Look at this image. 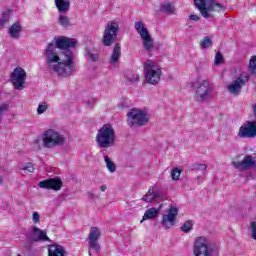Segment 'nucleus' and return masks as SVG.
Wrapping results in <instances>:
<instances>
[{
	"label": "nucleus",
	"instance_id": "1",
	"mask_svg": "<svg viewBox=\"0 0 256 256\" xmlns=\"http://www.w3.org/2000/svg\"><path fill=\"white\" fill-rule=\"evenodd\" d=\"M77 40L65 36L54 38V43H49L42 55L45 60L46 69L50 75L58 77H69L75 73V56L69 49L75 48Z\"/></svg>",
	"mask_w": 256,
	"mask_h": 256
},
{
	"label": "nucleus",
	"instance_id": "2",
	"mask_svg": "<svg viewBox=\"0 0 256 256\" xmlns=\"http://www.w3.org/2000/svg\"><path fill=\"white\" fill-rule=\"evenodd\" d=\"M41 141L44 149H55V147H63L67 138L61 132L50 128L42 133Z\"/></svg>",
	"mask_w": 256,
	"mask_h": 256
},
{
	"label": "nucleus",
	"instance_id": "3",
	"mask_svg": "<svg viewBox=\"0 0 256 256\" xmlns=\"http://www.w3.org/2000/svg\"><path fill=\"white\" fill-rule=\"evenodd\" d=\"M194 256H219V248L211 243L209 239L200 236L195 239L193 244Z\"/></svg>",
	"mask_w": 256,
	"mask_h": 256
},
{
	"label": "nucleus",
	"instance_id": "4",
	"mask_svg": "<svg viewBox=\"0 0 256 256\" xmlns=\"http://www.w3.org/2000/svg\"><path fill=\"white\" fill-rule=\"evenodd\" d=\"M96 143L100 149L115 146V128L111 124H104L96 134Z\"/></svg>",
	"mask_w": 256,
	"mask_h": 256
},
{
	"label": "nucleus",
	"instance_id": "5",
	"mask_svg": "<svg viewBox=\"0 0 256 256\" xmlns=\"http://www.w3.org/2000/svg\"><path fill=\"white\" fill-rule=\"evenodd\" d=\"M163 71L157 61L148 59L144 62V77L149 85H157L161 81Z\"/></svg>",
	"mask_w": 256,
	"mask_h": 256
},
{
	"label": "nucleus",
	"instance_id": "6",
	"mask_svg": "<svg viewBox=\"0 0 256 256\" xmlns=\"http://www.w3.org/2000/svg\"><path fill=\"white\" fill-rule=\"evenodd\" d=\"M215 97V88L211 82L202 80L196 87L194 99L197 103H209Z\"/></svg>",
	"mask_w": 256,
	"mask_h": 256
},
{
	"label": "nucleus",
	"instance_id": "7",
	"mask_svg": "<svg viewBox=\"0 0 256 256\" xmlns=\"http://www.w3.org/2000/svg\"><path fill=\"white\" fill-rule=\"evenodd\" d=\"M194 5L204 19H209L213 11H225V6L215 0H194Z\"/></svg>",
	"mask_w": 256,
	"mask_h": 256
},
{
	"label": "nucleus",
	"instance_id": "8",
	"mask_svg": "<svg viewBox=\"0 0 256 256\" xmlns=\"http://www.w3.org/2000/svg\"><path fill=\"white\" fill-rule=\"evenodd\" d=\"M134 27L136 29V33H138L142 39V45L145 51L148 53L153 51V38L151 37V34H149V30L147 29V26H145V23H143V21H136L134 23Z\"/></svg>",
	"mask_w": 256,
	"mask_h": 256
},
{
	"label": "nucleus",
	"instance_id": "9",
	"mask_svg": "<svg viewBox=\"0 0 256 256\" xmlns=\"http://www.w3.org/2000/svg\"><path fill=\"white\" fill-rule=\"evenodd\" d=\"M147 123H149V114L147 112L135 108L128 112L129 127H143Z\"/></svg>",
	"mask_w": 256,
	"mask_h": 256
},
{
	"label": "nucleus",
	"instance_id": "10",
	"mask_svg": "<svg viewBox=\"0 0 256 256\" xmlns=\"http://www.w3.org/2000/svg\"><path fill=\"white\" fill-rule=\"evenodd\" d=\"M249 79H251L249 72H241L240 75L227 86L228 93L237 97L241 93L243 87L249 83Z\"/></svg>",
	"mask_w": 256,
	"mask_h": 256
},
{
	"label": "nucleus",
	"instance_id": "11",
	"mask_svg": "<svg viewBox=\"0 0 256 256\" xmlns=\"http://www.w3.org/2000/svg\"><path fill=\"white\" fill-rule=\"evenodd\" d=\"M118 31H119V24L117 22H108L104 30L102 43L106 47H111V45L115 43V39H117Z\"/></svg>",
	"mask_w": 256,
	"mask_h": 256
},
{
	"label": "nucleus",
	"instance_id": "12",
	"mask_svg": "<svg viewBox=\"0 0 256 256\" xmlns=\"http://www.w3.org/2000/svg\"><path fill=\"white\" fill-rule=\"evenodd\" d=\"M99 237H101V230H99L97 227H92L88 235L89 256H91V251H94L96 255H99V251L101 250V246L99 245Z\"/></svg>",
	"mask_w": 256,
	"mask_h": 256
},
{
	"label": "nucleus",
	"instance_id": "13",
	"mask_svg": "<svg viewBox=\"0 0 256 256\" xmlns=\"http://www.w3.org/2000/svg\"><path fill=\"white\" fill-rule=\"evenodd\" d=\"M237 135L239 139H255L256 121H246L242 126H240Z\"/></svg>",
	"mask_w": 256,
	"mask_h": 256
},
{
	"label": "nucleus",
	"instance_id": "14",
	"mask_svg": "<svg viewBox=\"0 0 256 256\" xmlns=\"http://www.w3.org/2000/svg\"><path fill=\"white\" fill-rule=\"evenodd\" d=\"M12 83L14 85V89H17L18 91H22V89H25V81L27 80V73L23 68L17 67L14 69L12 73Z\"/></svg>",
	"mask_w": 256,
	"mask_h": 256
},
{
	"label": "nucleus",
	"instance_id": "15",
	"mask_svg": "<svg viewBox=\"0 0 256 256\" xmlns=\"http://www.w3.org/2000/svg\"><path fill=\"white\" fill-rule=\"evenodd\" d=\"M26 239L31 243H37L39 241H49L47 237V231L39 229L37 226H33L31 230L26 234Z\"/></svg>",
	"mask_w": 256,
	"mask_h": 256
},
{
	"label": "nucleus",
	"instance_id": "16",
	"mask_svg": "<svg viewBox=\"0 0 256 256\" xmlns=\"http://www.w3.org/2000/svg\"><path fill=\"white\" fill-rule=\"evenodd\" d=\"M256 166V157L251 155H246L242 161H233L232 167L238 171H248Z\"/></svg>",
	"mask_w": 256,
	"mask_h": 256
},
{
	"label": "nucleus",
	"instance_id": "17",
	"mask_svg": "<svg viewBox=\"0 0 256 256\" xmlns=\"http://www.w3.org/2000/svg\"><path fill=\"white\" fill-rule=\"evenodd\" d=\"M178 213L179 210H177V208L170 207L168 211H166V213L162 216V227H164V229H171V227L175 225Z\"/></svg>",
	"mask_w": 256,
	"mask_h": 256
},
{
	"label": "nucleus",
	"instance_id": "18",
	"mask_svg": "<svg viewBox=\"0 0 256 256\" xmlns=\"http://www.w3.org/2000/svg\"><path fill=\"white\" fill-rule=\"evenodd\" d=\"M38 187L41 189H53L54 191H60L61 187H63V182L59 178H52L40 181Z\"/></svg>",
	"mask_w": 256,
	"mask_h": 256
},
{
	"label": "nucleus",
	"instance_id": "19",
	"mask_svg": "<svg viewBox=\"0 0 256 256\" xmlns=\"http://www.w3.org/2000/svg\"><path fill=\"white\" fill-rule=\"evenodd\" d=\"M161 209H163V205H160L158 208H149L145 211L142 220L140 223H143V221H147L149 219H155L159 213H161Z\"/></svg>",
	"mask_w": 256,
	"mask_h": 256
},
{
	"label": "nucleus",
	"instance_id": "20",
	"mask_svg": "<svg viewBox=\"0 0 256 256\" xmlns=\"http://www.w3.org/2000/svg\"><path fill=\"white\" fill-rule=\"evenodd\" d=\"M48 256H65V248L58 244H52L48 248Z\"/></svg>",
	"mask_w": 256,
	"mask_h": 256
},
{
	"label": "nucleus",
	"instance_id": "21",
	"mask_svg": "<svg viewBox=\"0 0 256 256\" xmlns=\"http://www.w3.org/2000/svg\"><path fill=\"white\" fill-rule=\"evenodd\" d=\"M56 8L59 13H67L69 11V7H71V1L69 0H55Z\"/></svg>",
	"mask_w": 256,
	"mask_h": 256
},
{
	"label": "nucleus",
	"instance_id": "22",
	"mask_svg": "<svg viewBox=\"0 0 256 256\" xmlns=\"http://www.w3.org/2000/svg\"><path fill=\"white\" fill-rule=\"evenodd\" d=\"M157 197H159V192L157 191V188L152 187L148 190L146 195L143 196L142 201L151 203V201H153V199H157Z\"/></svg>",
	"mask_w": 256,
	"mask_h": 256
},
{
	"label": "nucleus",
	"instance_id": "23",
	"mask_svg": "<svg viewBox=\"0 0 256 256\" xmlns=\"http://www.w3.org/2000/svg\"><path fill=\"white\" fill-rule=\"evenodd\" d=\"M21 24L19 22L14 23L10 28H9V35L12 39H19V35H21Z\"/></svg>",
	"mask_w": 256,
	"mask_h": 256
},
{
	"label": "nucleus",
	"instance_id": "24",
	"mask_svg": "<svg viewBox=\"0 0 256 256\" xmlns=\"http://www.w3.org/2000/svg\"><path fill=\"white\" fill-rule=\"evenodd\" d=\"M121 57V44H116L110 57V64L115 65Z\"/></svg>",
	"mask_w": 256,
	"mask_h": 256
},
{
	"label": "nucleus",
	"instance_id": "25",
	"mask_svg": "<svg viewBox=\"0 0 256 256\" xmlns=\"http://www.w3.org/2000/svg\"><path fill=\"white\" fill-rule=\"evenodd\" d=\"M104 161L106 163V167L110 173H115L117 171V166L111 161V158L107 154H104Z\"/></svg>",
	"mask_w": 256,
	"mask_h": 256
},
{
	"label": "nucleus",
	"instance_id": "26",
	"mask_svg": "<svg viewBox=\"0 0 256 256\" xmlns=\"http://www.w3.org/2000/svg\"><path fill=\"white\" fill-rule=\"evenodd\" d=\"M160 11H162V13H167L168 15H171V13H175V7H173L171 3H164L160 6Z\"/></svg>",
	"mask_w": 256,
	"mask_h": 256
},
{
	"label": "nucleus",
	"instance_id": "27",
	"mask_svg": "<svg viewBox=\"0 0 256 256\" xmlns=\"http://www.w3.org/2000/svg\"><path fill=\"white\" fill-rule=\"evenodd\" d=\"M58 23L59 25H61V27H64L65 29H67V27H71V22L69 21V17H67L66 15H60L58 17Z\"/></svg>",
	"mask_w": 256,
	"mask_h": 256
},
{
	"label": "nucleus",
	"instance_id": "28",
	"mask_svg": "<svg viewBox=\"0 0 256 256\" xmlns=\"http://www.w3.org/2000/svg\"><path fill=\"white\" fill-rule=\"evenodd\" d=\"M201 49H211L213 47V40L209 37H204L200 42Z\"/></svg>",
	"mask_w": 256,
	"mask_h": 256
},
{
	"label": "nucleus",
	"instance_id": "29",
	"mask_svg": "<svg viewBox=\"0 0 256 256\" xmlns=\"http://www.w3.org/2000/svg\"><path fill=\"white\" fill-rule=\"evenodd\" d=\"M248 73H250V75H256V56H252L250 58L248 64Z\"/></svg>",
	"mask_w": 256,
	"mask_h": 256
},
{
	"label": "nucleus",
	"instance_id": "30",
	"mask_svg": "<svg viewBox=\"0 0 256 256\" xmlns=\"http://www.w3.org/2000/svg\"><path fill=\"white\" fill-rule=\"evenodd\" d=\"M10 14L9 11L3 12L0 19V29H4L5 25L9 23Z\"/></svg>",
	"mask_w": 256,
	"mask_h": 256
},
{
	"label": "nucleus",
	"instance_id": "31",
	"mask_svg": "<svg viewBox=\"0 0 256 256\" xmlns=\"http://www.w3.org/2000/svg\"><path fill=\"white\" fill-rule=\"evenodd\" d=\"M49 109L47 102H41L37 107V115H43Z\"/></svg>",
	"mask_w": 256,
	"mask_h": 256
},
{
	"label": "nucleus",
	"instance_id": "32",
	"mask_svg": "<svg viewBox=\"0 0 256 256\" xmlns=\"http://www.w3.org/2000/svg\"><path fill=\"white\" fill-rule=\"evenodd\" d=\"M193 230V222L191 221H186L184 224L181 226V231L184 233H189V231Z\"/></svg>",
	"mask_w": 256,
	"mask_h": 256
},
{
	"label": "nucleus",
	"instance_id": "33",
	"mask_svg": "<svg viewBox=\"0 0 256 256\" xmlns=\"http://www.w3.org/2000/svg\"><path fill=\"white\" fill-rule=\"evenodd\" d=\"M179 177H181V169L179 168L172 169L171 171L172 181H179Z\"/></svg>",
	"mask_w": 256,
	"mask_h": 256
},
{
	"label": "nucleus",
	"instance_id": "34",
	"mask_svg": "<svg viewBox=\"0 0 256 256\" xmlns=\"http://www.w3.org/2000/svg\"><path fill=\"white\" fill-rule=\"evenodd\" d=\"M21 171H28V173H33L35 171V167L32 163H26L20 166Z\"/></svg>",
	"mask_w": 256,
	"mask_h": 256
},
{
	"label": "nucleus",
	"instance_id": "35",
	"mask_svg": "<svg viewBox=\"0 0 256 256\" xmlns=\"http://www.w3.org/2000/svg\"><path fill=\"white\" fill-rule=\"evenodd\" d=\"M7 111H9V104H0V123Z\"/></svg>",
	"mask_w": 256,
	"mask_h": 256
},
{
	"label": "nucleus",
	"instance_id": "36",
	"mask_svg": "<svg viewBox=\"0 0 256 256\" xmlns=\"http://www.w3.org/2000/svg\"><path fill=\"white\" fill-rule=\"evenodd\" d=\"M87 58L88 61H91L92 63H97V61H99V54L88 52Z\"/></svg>",
	"mask_w": 256,
	"mask_h": 256
},
{
	"label": "nucleus",
	"instance_id": "37",
	"mask_svg": "<svg viewBox=\"0 0 256 256\" xmlns=\"http://www.w3.org/2000/svg\"><path fill=\"white\" fill-rule=\"evenodd\" d=\"M32 222L34 225H39V223H41V215H39V212H33Z\"/></svg>",
	"mask_w": 256,
	"mask_h": 256
},
{
	"label": "nucleus",
	"instance_id": "38",
	"mask_svg": "<svg viewBox=\"0 0 256 256\" xmlns=\"http://www.w3.org/2000/svg\"><path fill=\"white\" fill-rule=\"evenodd\" d=\"M221 63H223V55L221 54V52H218L215 55L214 64L221 65Z\"/></svg>",
	"mask_w": 256,
	"mask_h": 256
},
{
	"label": "nucleus",
	"instance_id": "39",
	"mask_svg": "<svg viewBox=\"0 0 256 256\" xmlns=\"http://www.w3.org/2000/svg\"><path fill=\"white\" fill-rule=\"evenodd\" d=\"M193 169H197L199 171H206L207 170V165H205V164H194Z\"/></svg>",
	"mask_w": 256,
	"mask_h": 256
},
{
	"label": "nucleus",
	"instance_id": "40",
	"mask_svg": "<svg viewBox=\"0 0 256 256\" xmlns=\"http://www.w3.org/2000/svg\"><path fill=\"white\" fill-rule=\"evenodd\" d=\"M252 239L256 241V222H251Z\"/></svg>",
	"mask_w": 256,
	"mask_h": 256
},
{
	"label": "nucleus",
	"instance_id": "41",
	"mask_svg": "<svg viewBox=\"0 0 256 256\" xmlns=\"http://www.w3.org/2000/svg\"><path fill=\"white\" fill-rule=\"evenodd\" d=\"M199 15H197V14H191L190 15V20L191 21H195V22H197V21H199Z\"/></svg>",
	"mask_w": 256,
	"mask_h": 256
},
{
	"label": "nucleus",
	"instance_id": "42",
	"mask_svg": "<svg viewBox=\"0 0 256 256\" xmlns=\"http://www.w3.org/2000/svg\"><path fill=\"white\" fill-rule=\"evenodd\" d=\"M130 81L135 82V81H139V74H134L132 78H129Z\"/></svg>",
	"mask_w": 256,
	"mask_h": 256
},
{
	"label": "nucleus",
	"instance_id": "43",
	"mask_svg": "<svg viewBox=\"0 0 256 256\" xmlns=\"http://www.w3.org/2000/svg\"><path fill=\"white\" fill-rule=\"evenodd\" d=\"M100 191H102V192L107 191V186H105V185L100 186Z\"/></svg>",
	"mask_w": 256,
	"mask_h": 256
},
{
	"label": "nucleus",
	"instance_id": "44",
	"mask_svg": "<svg viewBox=\"0 0 256 256\" xmlns=\"http://www.w3.org/2000/svg\"><path fill=\"white\" fill-rule=\"evenodd\" d=\"M88 199H93L94 195L91 192H87Z\"/></svg>",
	"mask_w": 256,
	"mask_h": 256
},
{
	"label": "nucleus",
	"instance_id": "45",
	"mask_svg": "<svg viewBox=\"0 0 256 256\" xmlns=\"http://www.w3.org/2000/svg\"><path fill=\"white\" fill-rule=\"evenodd\" d=\"M0 185H3V178L0 176Z\"/></svg>",
	"mask_w": 256,
	"mask_h": 256
},
{
	"label": "nucleus",
	"instance_id": "46",
	"mask_svg": "<svg viewBox=\"0 0 256 256\" xmlns=\"http://www.w3.org/2000/svg\"><path fill=\"white\" fill-rule=\"evenodd\" d=\"M17 256H21V255L18 254Z\"/></svg>",
	"mask_w": 256,
	"mask_h": 256
}]
</instances>
